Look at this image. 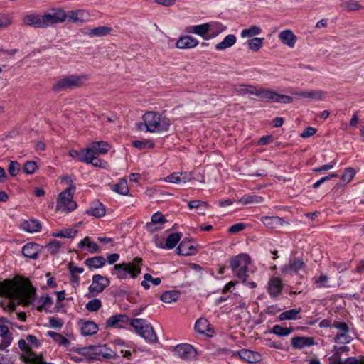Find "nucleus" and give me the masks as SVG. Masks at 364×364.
<instances>
[{
    "instance_id": "nucleus-1",
    "label": "nucleus",
    "mask_w": 364,
    "mask_h": 364,
    "mask_svg": "<svg viewBox=\"0 0 364 364\" xmlns=\"http://www.w3.org/2000/svg\"><path fill=\"white\" fill-rule=\"evenodd\" d=\"M35 293L36 289L29 282L18 284L11 279H5L0 282V296L18 300V304L25 306L30 304Z\"/></svg>"
},
{
    "instance_id": "nucleus-2",
    "label": "nucleus",
    "mask_w": 364,
    "mask_h": 364,
    "mask_svg": "<svg viewBox=\"0 0 364 364\" xmlns=\"http://www.w3.org/2000/svg\"><path fill=\"white\" fill-rule=\"evenodd\" d=\"M143 122L137 123L139 131L161 133L166 132L170 127V120L156 112H147L142 117Z\"/></svg>"
},
{
    "instance_id": "nucleus-3",
    "label": "nucleus",
    "mask_w": 364,
    "mask_h": 364,
    "mask_svg": "<svg viewBox=\"0 0 364 364\" xmlns=\"http://www.w3.org/2000/svg\"><path fill=\"white\" fill-rule=\"evenodd\" d=\"M89 79L87 75H70L58 78L52 86L53 91L59 92L82 87Z\"/></svg>"
},
{
    "instance_id": "nucleus-4",
    "label": "nucleus",
    "mask_w": 364,
    "mask_h": 364,
    "mask_svg": "<svg viewBox=\"0 0 364 364\" xmlns=\"http://www.w3.org/2000/svg\"><path fill=\"white\" fill-rule=\"evenodd\" d=\"M251 259L247 254H240L230 260V267L235 276L241 282H246L250 272Z\"/></svg>"
},
{
    "instance_id": "nucleus-5",
    "label": "nucleus",
    "mask_w": 364,
    "mask_h": 364,
    "mask_svg": "<svg viewBox=\"0 0 364 364\" xmlns=\"http://www.w3.org/2000/svg\"><path fill=\"white\" fill-rule=\"evenodd\" d=\"M141 258L136 257L132 262L115 264L114 269L117 272V277L123 279L127 278V274L129 273L132 278L136 277L141 273Z\"/></svg>"
},
{
    "instance_id": "nucleus-6",
    "label": "nucleus",
    "mask_w": 364,
    "mask_h": 364,
    "mask_svg": "<svg viewBox=\"0 0 364 364\" xmlns=\"http://www.w3.org/2000/svg\"><path fill=\"white\" fill-rule=\"evenodd\" d=\"M257 97L266 102L291 103L293 102V98L289 95L279 94L262 87H258Z\"/></svg>"
},
{
    "instance_id": "nucleus-7",
    "label": "nucleus",
    "mask_w": 364,
    "mask_h": 364,
    "mask_svg": "<svg viewBox=\"0 0 364 364\" xmlns=\"http://www.w3.org/2000/svg\"><path fill=\"white\" fill-rule=\"evenodd\" d=\"M42 17L44 28L59 23H63L67 19L65 11L60 8L51 9L42 15Z\"/></svg>"
},
{
    "instance_id": "nucleus-8",
    "label": "nucleus",
    "mask_w": 364,
    "mask_h": 364,
    "mask_svg": "<svg viewBox=\"0 0 364 364\" xmlns=\"http://www.w3.org/2000/svg\"><path fill=\"white\" fill-rule=\"evenodd\" d=\"M72 189H74V187H70L60 193L56 207L58 210L68 213L76 208L77 204L73 200Z\"/></svg>"
},
{
    "instance_id": "nucleus-9",
    "label": "nucleus",
    "mask_w": 364,
    "mask_h": 364,
    "mask_svg": "<svg viewBox=\"0 0 364 364\" xmlns=\"http://www.w3.org/2000/svg\"><path fill=\"white\" fill-rule=\"evenodd\" d=\"M110 284L109 279L102 275L95 274L92 277V284L88 288L91 296H95L102 292Z\"/></svg>"
},
{
    "instance_id": "nucleus-10",
    "label": "nucleus",
    "mask_w": 364,
    "mask_h": 364,
    "mask_svg": "<svg viewBox=\"0 0 364 364\" xmlns=\"http://www.w3.org/2000/svg\"><path fill=\"white\" fill-rule=\"evenodd\" d=\"M173 352L175 356L184 360H194L197 355L196 350L191 345L188 343L177 345L174 347Z\"/></svg>"
},
{
    "instance_id": "nucleus-11",
    "label": "nucleus",
    "mask_w": 364,
    "mask_h": 364,
    "mask_svg": "<svg viewBox=\"0 0 364 364\" xmlns=\"http://www.w3.org/2000/svg\"><path fill=\"white\" fill-rule=\"evenodd\" d=\"M332 327L338 330V333L334 338L335 342L341 344L348 343L351 341V336L349 335V328L345 322L334 321Z\"/></svg>"
},
{
    "instance_id": "nucleus-12",
    "label": "nucleus",
    "mask_w": 364,
    "mask_h": 364,
    "mask_svg": "<svg viewBox=\"0 0 364 364\" xmlns=\"http://www.w3.org/2000/svg\"><path fill=\"white\" fill-rule=\"evenodd\" d=\"M167 222V219L163 214L158 211L152 215L151 221L146 224V229L151 233H154L163 228L164 223Z\"/></svg>"
},
{
    "instance_id": "nucleus-13",
    "label": "nucleus",
    "mask_w": 364,
    "mask_h": 364,
    "mask_svg": "<svg viewBox=\"0 0 364 364\" xmlns=\"http://www.w3.org/2000/svg\"><path fill=\"white\" fill-rule=\"evenodd\" d=\"M306 268V264L301 258H295L282 267V272L284 274H297L301 270Z\"/></svg>"
},
{
    "instance_id": "nucleus-14",
    "label": "nucleus",
    "mask_w": 364,
    "mask_h": 364,
    "mask_svg": "<svg viewBox=\"0 0 364 364\" xmlns=\"http://www.w3.org/2000/svg\"><path fill=\"white\" fill-rule=\"evenodd\" d=\"M130 320L126 314H116L109 317L106 321V326L109 328H124Z\"/></svg>"
},
{
    "instance_id": "nucleus-15",
    "label": "nucleus",
    "mask_w": 364,
    "mask_h": 364,
    "mask_svg": "<svg viewBox=\"0 0 364 364\" xmlns=\"http://www.w3.org/2000/svg\"><path fill=\"white\" fill-rule=\"evenodd\" d=\"M43 247L35 242H29L26 244L22 248V254L24 257L36 259L38 255L41 252Z\"/></svg>"
},
{
    "instance_id": "nucleus-16",
    "label": "nucleus",
    "mask_w": 364,
    "mask_h": 364,
    "mask_svg": "<svg viewBox=\"0 0 364 364\" xmlns=\"http://www.w3.org/2000/svg\"><path fill=\"white\" fill-rule=\"evenodd\" d=\"M278 38L283 45L290 48H294L297 41L296 36L290 29H285L281 31L278 35Z\"/></svg>"
},
{
    "instance_id": "nucleus-17",
    "label": "nucleus",
    "mask_w": 364,
    "mask_h": 364,
    "mask_svg": "<svg viewBox=\"0 0 364 364\" xmlns=\"http://www.w3.org/2000/svg\"><path fill=\"white\" fill-rule=\"evenodd\" d=\"M293 95L298 97L308 98L315 100H323L326 93L321 90L295 91Z\"/></svg>"
},
{
    "instance_id": "nucleus-18",
    "label": "nucleus",
    "mask_w": 364,
    "mask_h": 364,
    "mask_svg": "<svg viewBox=\"0 0 364 364\" xmlns=\"http://www.w3.org/2000/svg\"><path fill=\"white\" fill-rule=\"evenodd\" d=\"M42 15L31 14L23 16V23L28 26L44 28Z\"/></svg>"
},
{
    "instance_id": "nucleus-19",
    "label": "nucleus",
    "mask_w": 364,
    "mask_h": 364,
    "mask_svg": "<svg viewBox=\"0 0 364 364\" xmlns=\"http://www.w3.org/2000/svg\"><path fill=\"white\" fill-rule=\"evenodd\" d=\"M283 284L278 277H272L268 282L267 292L272 297L277 296L282 291Z\"/></svg>"
},
{
    "instance_id": "nucleus-20",
    "label": "nucleus",
    "mask_w": 364,
    "mask_h": 364,
    "mask_svg": "<svg viewBox=\"0 0 364 364\" xmlns=\"http://www.w3.org/2000/svg\"><path fill=\"white\" fill-rule=\"evenodd\" d=\"M315 344L314 337L296 336L291 338V345L294 348L301 349Z\"/></svg>"
},
{
    "instance_id": "nucleus-21",
    "label": "nucleus",
    "mask_w": 364,
    "mask_h": 364,
    "mask_svg": "<svg viewBox=\"0 0 364 364\" xmlns=\"http://www.w3.org/2000/svg\"><path fill=\"white\" fill-rule=\"evenodd\" d=\"M110 146L104 141H94L87 147V151H92L93 154H106L109 151Z\"/></svg>"
},
{
    "instance_id": "nucleus-22",
    "label": "nucleus",
    "mask_w": 364,
    "mask_h": 364,
    "mask_svg": "<svg viewBox=\"0 0 364 364\" xmlns=\"http://www.w3.org/2000/svg\"><path fill=\"white\" fill-rule=\"evenodd\" d=\"M355 175V171L353 168H346L341 177V182L336 183L333 190L338 191L343 188L354 178Z\"/></svg>"
},
{
    "instance_id": "nucleus-23",
    "label": "nucleus",
    "mask_w": 364,
    "mask_h": 364,
    "mask_svg": "<svg viewBox=\"0 0 364 364\" xmlns=\"http://www.w3.org/2000/svg\"><path fill=\"white\" fill-rule=\"evenodd\" d=\"M81 333L83 336H92L98 331V326L91 321H82L79 322Z\"/></svg>"
},
{
    "instance_id": "nucleus-24",
    "label": "nucleus",
    "mask_w": 364,
    "mask_h": 364,
    "mask_svg": "<svg viewBox=\"0 0 364 364\" xmlns=\"http://www.w3.org/2000/svg\"><path fill=\"white\" fill-rule=\"evenodd\" d=\"M198 43L196 38L191 36H184L177 41L176 46L179 49H187L196 47Z\"/></svg>"
},
{
    "instance_id": "nucleus-25",
    "label": "nucleus",
    "mask_w": 364,
    "mask_h": 364,
    "mask_svg": "<svg viewBox=\"0 0 364 364\" xmlns=\"http://www.w3.org/2000/svg\"><path fill=\"white\" fill-rule=\"evenodd\" d=\"M66 15L68 21L71 22L84 23L89 18V14L84 10L70 11Z\"/></svg>"
},
{
    "instance_id": "nucleus-26",
    "label": "nucleus",
    "mask_w": 364,
    "mask_h": 364,
    "mask_svg": "<svg viewBox=\"0 0 364 364\" xmlns=\"http://www.w3.org/2000/svg\"><path fill=\"white\" fill-rule=\"evenodd\" d=\"M92 355L102 356L105 359H111L117 357L116 353L109 349L105 345L92 346Z\"/></svg>"
},
{
    "instance_id": "nucleus-27",
    "label": "nucleus",
    "mask_w": 364,
    "mask_h": 364,
    "mask_svg": "<svg viewBox=\"0 0 364 364\" xmlns=\"http://www.w3.org/2000/svg\"><path fill=\"white\" fill-rule=\"evenodd\" d=\"M258 87L252 85H238L235 86L234 90L237 95L245 96L252 95L257 96Z\"/></svg>"
},
{
    "instance_id": "nucleus-28",
    "label": "nucleus",
    "mask_w": 364,
    "mask_h": 364,
    "mask_svg": "<svg viewBox=\"0 0 364 364\" xmlns=\"http://www.w3.org/2000/svg\"><path fill=\"white\" fill-rule=\"evenodd\" d=\"M209 23H206L200 25L188 26L186 28V31L189 33L196 34L205 39H208L205 36L209 32Z\"/></svg>"
},
{
    "instance_id": "nucleus-29",
    "label": "nucleus",
    "mask_w": 364,
    "mask_h": 364,
    "mask_svg": "<svg viewBox=\"0 0 364 364\" xmlns=\"http://www.w3.org/2000/svg\"><path fill=\"white\" fill-rule=\"evenodd\" d=\"M239 355L241 358V359L250 363H255L261 360L260 354L250 350H241L239 352Z\"/></svg>"
},
{
    "instance_id": "nucleus-30",
    "label": "nucleus",
    "mask_w": 364,
    "mask_h": 364,
    "mask_svg": "<svg viewBox=\"0 0 364 364\" xmlns=\"http://www.w3.org/2000/svg\"><path fill=\"white\" fill-rule=\"evenodd\" d=\"M261 220L264 225L272 229L277 228L284 223L282 218L277 216H264L261 218Z\"/></svg>"
},
{
    "instance_id": "nucleus-31",
    "label": "nucleus",
    "mask_w": 364,
    "mask_h": 364,
    "mask_svg": "<svg viewBox=\"0 0 364 364\" xmlns=\"http://www.w3.org/2000/svg\"><path fill=\"white\" fill-rule=\"evenodd\" d=\"M81 160L86 164H91L95 167L105 168L107 166V163L100 159L97 155L93 154L92 151H87V157Z\"/></svg>"
},
{
    "instance_id": "nucleus-32",
    "label": "nucleus",
    "mask_w": 364,
    "mask_h": 364,
    "mask_svg": "<svg viewBox=\"0 0 364 364\" xmlns=\"http://www.w3.org/2000/svg\"><path fill=\"white\" fill-rule=\"evenodd\" d=\"M21 228L28 232H36L41 230V225L38 220L31 219L28 220H24L21 223Z\"/></svg>"
},
{
    "instance_id": "nucleus-33",
    "label": "nucleus",
    "mask_w": 364,
    "mask_h": 364,
    "mask_svg": "<svg viewBox=\"0 0 364 364\" xmlns=\"http://www.w3.org/2000/svg\"><path fill=\"white\" fill-rule=\"evenodd\" d=\"M112 28L109 26H102L92 29H90L85 33L90 37H102L109 35Z\"/></svg>"
},
{
    "instance_id": "nucleus-34",
    "label": "nucleus",
    "mask_w": 364,
    "mask_h": 364,
    "mask_svg": "<svg viewBox=\"0 0 364 364\" xmlns=\"http://www.w3.org/2000/svg\"><path fill=\"white\" fill-rule=\"evenodd\" d=\"M236 41H237L236 36L233 34H229V35L226 36L221 42L216 44L215 48L218 50H225V49L229 48L232 47V46H234L235 43H236Z\"/></svg>"
},
{
    "instance_id": "nucleus-35",
    "label": "nucleus",
    "mask_w": 364,
    "mask_h": 364,
    "mask_svg": "<svg viewBox=\"0 0 364 364\" xmlns=\"http://www.w3.org/2000/svg\"><path fill=\"white\" fill-rule=\"evenodd\" d=\"M139 335L148 342L154 343L157 341V336L154 333L152 326L149 323L146 325H144V329Z\"/></svg>"
},
{
    "instance_id": "nucleus-36",
    "label": "nucleus",
    "mask_w": 364,
    "mask_h": 364,
    "mask_svg": "<svg viewBox=\"0 0 364 364\" xmlns=\"http://www.w3.org/2000/svg\"><path fill=\"white\" fill-rule=\"evenodd\" d=\"M301 311V308L290 309L280 314L279 316V318L280 321L299 319L301 318V316L299 315Z\"/></svg>"
},
{
    "instance_id": "nucleus-37",
    "label": "nucleus",
    "mask_w": 364,
    "mask_h": 364,
    "mask_svg": "<svg viewBox=\"0 0 364 364\" xmlns=\"http://www.w3.org/2000/svg\"><path fill=\"white\" fill-rule=\"evenodd\" d=\"M105 262L106 260L103 257L96 256L87 259L85 263L90 269H97L103 267Z\"/></svg>"
},
{
    "instance_id": "nucleus-38",
    "label": "nucleus",
    "mask_w": 364,
    "mask_h": 364,
    "mask_svg": "<svg viewBox=\"0 0 364 364\" xmlns=\"http://www.w3.org/2000/svg\"><path fill=\"white\" fill-rule=\"evenodd\" d=\"M87 213L90 215L95 216V218H100L105 214V207L99 202L94 203L89 210Z\"/></svg>"
},
{
    "instance_id": "nucleus-39",
    "label": "nucleus",
    "mask_w": 364,
    "mask_h": 364,
    "mask_svg": "<svg viewBox=\"0 0 364 364\" xmlns=\"http://www.w3.org/2000/svg\"><path fill=\"white\" fill-rule=\"evenodd\" d=\"M180 294L177 291H167L163 293L160 297L161 300L166 304L176 302L179 299Z\"/></svg>"
},
{
    "instance_id": "nucleus-40",
    "label": "nucleus",
    "mask_w": 364,
    "mask_h": 364,
    "mask_svg": "<svg viewBox=\"0 0 364 364\" xmlns=\"http://www.w3.org/2000/svg\"><path fill=\"white\" fill-rule=\"evenodd\" d=\"M262 33V28L258 26H251L247 28L243 29L241 31L240 36L243 38H253L257 36Z\"/></svg>"
},
{
    "instance_id": "nucleus-41",
    "label": "nucleus",
    "mask_w": 364,
    "mask_h": 364,
    "mask_svg": "<svg viewBox=\"0 0 364 364\" xmlns=\"http://www.w3.org/2000/svg\"><path fill=\"white\" fill-rule=\"evenodd\" d=\"M24 360L26 363L32 364H46L41 355H36L31 349L26 353Z\"/></svg>"
},
{
    "instance_id": "nucleus-42",
    "label": "nucleus",
    "mask_w": 364,
    "mask_h": 364,
    "mask_svg": "<svg viewBox=\"0 0 364 364\" xmlns=\"http://www.w3.org/2000/svg\"><path fill=\"white\" fill-rule=\"evenodd\" d=\"M209 23V32H211L210 38H214L218 36L220 33L225 31L227 27L219 22H211Z\"/></svg>"
},
{
    "instance_id": "nucleus-43",
    "label": "nucleus",
    "mask_w": 364,
    "mask_h": 364,
    "mask_svg": "<svg viewBox=\"0 0 364 364\" xmlns=\"http://www.w3.org/2000/svg\"><path fill=\"white\" fill-rule=\"evenodd\" d=\"M48 336L53 339L59 346H62L65 348H68L70 346V341L64 337L63 335L58 333L54 331H48Z\"/></svg>"
},
{
    "instance_id": "nucleus-44",
    "label": "nucleus",
    "mask_w": 364,
    "mask_h": 364,
    "mask_svg": "<svg viewBox=\"0 0 364 364\" xmlns=\"http://www.w3.org/2000/svg\"><path fill=\"white\" fill-rule=\"evenodd\" d=\"M264 200L263 198L257 195H245L239 199V203L242 205L252 203H260Z\"/></svg>"
},
{
    "instance_id": "nucleus-45",
    "label": "nucleus",
    "mask_w": 364,
    "mask_h": 364,
    "mask_svg": "<svg viewBox=\"0 0 364 364\" xmlns=\"http://www.w3.org/2000/svg\"><path fill=\"white\" fill-rule=\"evenodd\" d=\"M195 330L201 334H205L210 331L209 322L204 318H198L195 323Z\"/></svg>"
},
{
    "instance_id": "nucleus-46",
    "label": "nucleus",
    "mask_w": 364,
    "mask_h": 364,
    "mask_svg": "<svg viewBox=\"0 0 364 364\" xmlns=\"http://www.w3.org/2000/svg\"><path fill=\"white\" fill-rule=\"evenodd\" d=\"M112 191L121 195L127 196L129 193L127 181L125 179H121L119 183L112 186Z\"/></svg>"
},
{
    "instance_id": "nucleus-47",
    "label": "nucleus",
    "mask_w": 364,
    "mask_h": 364,
    "mask_svg": "<svg viewBox=\"0 0 364 364\" xmlns=\"http://www.w3.org/2000/svg\"><path fill=\"white\" fill-rule=\"evenodd\" d=\"M341 7L346 11H359L363 8V6L358 1L354 0H348L343 1L341 4Z\"/></svg>"
},
{
    "instance_id": "nucleus-48",
    "label": "nucleus",
    "mask_w": 364,
    "mask_h": 364,
    "mask_svg": "<svg viewBox=\"0 0 364 364\" xmlns=\"http://www.w3.org/2000/svg\"><path fill=\"white\" fill-rule=\"evenodd\" d=\"M81 247H87V249L91 252H97L99 250V247L97 243L90 240L88 237H85L79 244Z\"/></svg>"
},
{
    "instance_id": "nucleus-49",
    "label": "nucleus",
    "mask_w": 364,
    "mask_h": 364,
    "mask_svg": "<svg viewBox=\"0 0 364 364\" xmlns=\"http://www.w3.org/2000/svg\"><path fill=\"white\" fill-rule=\"evenodd\" d=\"M263 38L255 37L247 41L248 48L254 52L258 51L262 46Z\"/></svg>"
},
{
    "instance_id": "nucleus-50",
    "label": "nucleus",
    "mask_w": 364,
    "mask_h": 364,
    "mask_svg": "<svg viewBox=\"0 0 364 364\" xmlns=\"http://www.w3.org/2000/svg\"><path fill=\"white\" fill-rule=\"evenodd\" d=\"M314 284L318 289L328 287L329 277L326 274H321L318 277L313 279Z\"/></svg>"
},
{
    "instance_id": "nucleus-51",
    "label": "nucleus",
    "mask_w": 364,
    "mask_h": 364,
    "mask_svg": "<svg viewBox=\"0 0 364 364\" xmlns=\"http://www.w3.org/2000/svg\"><path fill=\"white\" fill-rule=\"evenodd\" d=\"M181 239L179 233H172L167 237L165 243V247L168 249L173 248Z\"/></svg>"
},
{
    "instance_id": "nucleus-52",
    "label": "nucleus",
    "mask_w": 364,
    "mask_h": 364,
    "mask_svg": "<svg viewBox=\"0 0 364 364\" xmlns=\"http://www.w3.org/2000/svg\"><path fill=\"white\" fill-rule=\"evenodd\" d=\"M148 322L143 318H134L130 320V325L135 329V331L139 334L144 329V325H146Z\"/></svg>"
},
{
    "instance_id": "nucleus-53",
    "label": "nucleus",
    "mask_w": 364,
    "mask_h": 364,
    "mask_svg": "<svg viewBox=\"0 0 364 364\" xmlns=\"http://www.w3.org/2000/svg\"><path fill=\"white\" fill-rule=\"evenodd\" d=\"M74 352L83 356L85 358L93 359L92 357V346L77 348L73 350Z\"/></svg>"
},
{
    "instance_id": "nucleus-54",
    "label": "nucleus",
    "mask_w": 364,
    "mask_h": 364,
    "mask_svg": "<svg viewBox=\"0 0 364 364\" xmlns=\"http://www.w3.org/2000/svg\"><path fill=\"white\" fill-rule=\"evenodd\" d=\"M292 331L291 328H286L282 327L279 325H275L273 326L271 332L279 336H288Z\"/></svg>"
},
{
    "instance_id": "nucleus-55",
    "label": "nucleus",
    "mask_w": 364,
    "mask_h": 364,
    "mask_svg": "<svg viewBox=\"0 0 364 364\" xmlns=\"http://www.w3.org/2000/svg\"><path fill=\"white\" fill-rule=\"evenodd\" d=\"M77 230L75 228H65L60 232L54 234L55 237L65 238H72L76 235Z\"/></svg>"
},
{
    "instance_id": "nucleus-56",
    "label": "nucleus",
    "mask_w": 364,
    "mask_h": 364,
    "mask_svg": "<svg viewBox=\"0 0 364 364\" xmlns=\"http://www.w3.org/2000/svg\"><path fill=\"white\" fill-rule=\"evenodd\" d=\"M132 144L139 149H152L154 146V142L150 140L134 141Z\"/></svg>"
},
{
    "instance_id": "nucleus-57",
    "label": "nucleus",
    "mask_w": 364,
    "mask_h": 364,
    "mask_svg": "<svg viewBox=\"0 0 364 364\" xmlns=\"http://www.w3.org/2000/svg\"><path fill=\"white\" fill-rule=\"evenodd\" d=\"M69 154L71 157L75 159L77 161L83 162L81 159H83L85 157H87V148L84 149H81L80 151L77 150H70L69 151Z\"/></svg>"
},
{
    "instance_id": "nucleus-58",
    "label": "nucleus",
    "mask_w": 364,
    "mask_h": 364,
    "mask_svg": "<svg viewBox=\"0 0 364 364\" xmlns=\"http://www.w3.org/2000/svg\"><path fill=\"white\" fill-rule=\"evenodd\" d=\"M102 306V302L100 299H94L86 304V309L89 311H97Z\"/></svg>"
},
{
    "instance_id": "nucleus-59",
    "label": "nucleus",
    "mask_w": 364,
    "mask_h": 364,
    "mask_svg": "<svg viewBox=\"0 0 364 364\" xmlns=\"http://www.w3.org/2000/svg\"><path fill=\"white\" fill-rule=\"evenodd\" d=\"M164 181L171 183L178 184L181 183V175L180 172H175L171 173L164 178Z\"/></svg>"
},
{
    "instance_id": "nucleus-60",
    "label": "nucleus",
    "mask_w": 364,
    "mask_h": 364,
    "mask_svg": "<svg viewBox=\"0 0 364 364\" xmlns=\"http://www.w3.org/2000/svg\"><path fill=\"white\" fill-rule=\"evenodd\" d=\"M348 348L346 346L337 347L334 346L333 348V355L331 357L333 358V360H339L342 359L341 354L343 352L348 351Z\"/></svg>"
},
{
    "instance_id": "nucleus-61",
    "label": "nucleus",
    "mask_w": 364,
    "mask_h": 364,
    "mask_svg": "<svg viewBox=\"0 0 364 364\" xmlns=\"http://www.w3.org/2000/svg\"><path fill=\"white\" fill-rule=\"evenodd\" d=\"M41 304L37 307L38 311H42L46 309V307L50 306L53 304V299L50 296H46L41 299Z\"/></svg>"
},
{
    "instance_id": "nucleus-62",
    "label": "nucleus",
    "mask_w": 364,
    "mask_h": 364,
    "mask_svg": "<svg viewBox=\"0 0 364 364\" xmlns=\"http://www.w3.org/2000/svg\"><path fill=\"white\" fill-rule=\"evenodd\" d=\"M37 168V164L33 161L26 162L23 167V171L27 174H32Z\"/></svg>"
},
{
    "instance_id": "nucleus-63",
    "label": "nucleus",
    "mask_w": 364,
    "mask_h": 364,
    "mask_svg": "<svg viewBox=\"0 0 364 364\" xmlns=\"http://www.w3.org/2000/svg\"><path fill=\"white\" fill-rule=\"evenodd\" d=\"M60 243L58 241L54 240L53 242H50L49 244H48L47 247L48 251L52 255H55L58 252L60 248Z\"/></svg>"
},
{
    "instance_id": "nucleus-64",
    "label": "nucleus",
    "mask_w": 364,
    "mask_h": 364,
    "mask_svg": "<svg viewBox=\"0 0 364 364\" xmlns=\"http://www.w3.org/2000/svg\"><path fill=\"white\" fill-rule=\"evenodd\" d=\"M344 364H364V356L360 355L358 358L349 357L345 359Z\"/></svg>"
}]
</instances>
